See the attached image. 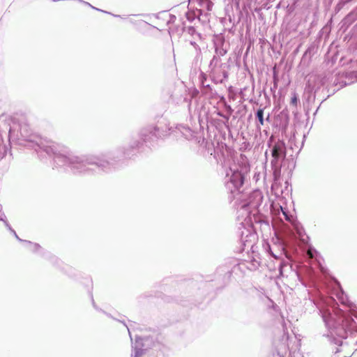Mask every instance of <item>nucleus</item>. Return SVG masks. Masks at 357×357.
<instances>
[{
    "label": "nucleus",
    "instance_id": "obj_1",
    "mask_svg": "<svg viewBox=\"0 0 357 357\" xmlns=\"http://www.w3.org/2000/svg\"><path fill=\"white\" fill-rule=\"evenodd\" d=\"M271 155L273 158L272 160V163H277L278 159L282 156H285L286 155V146L283 141H278L273 146L271 150Z\"/></svg>",
    "mask_w": 357,
    "mask_h": 357
},
{
    "label": "nucleus",
    "instance_id": "obj_2",
    "mask_svg": "<svg viewBox=\"0 0 357 357\" xmlns=\"http://www.w3.org/2000/svg\"><path fill=\"white\" fill-rule=\"evenodd\" d=\"M244 179V176L239 172H234L231 177V183L237 189H239L243 186Z\"/></svg>",
    "mask_w": 357,
    "mask_h": 357
},
{
    "label": "nucleus",
    "instance_id": "obj_3",
    "mask_svg": "<svg viewBox=\"0 0 357 357\" xmlns=\"http://www.w3.org/2000/svg\"><path fill=\"white\" fill-rule=\"evenodd\" d=\"M263 116H264V110L262 109H258V111L257 112V117L258 118L259 121L261 126L264 125Z\"/></svg>",
    "mask_w": 357,
    "mask_h": 357
},
{
    "label": "nucleus",
    "instance_id": "obj_4",
    "mask_svg": "<svg viewBox=\"0 0 357 357\" xmlns=\"http://www.w3.org/2000/svg\"><path fill=\"white\" fill-rule=\"evenodd\" d=\"M297 102H298V98H297V96L296 93L294 94V96L291 98V103L294 105V106H296L297 105Z\"/></svg>",
    "mask_w": 357,
    "mask_h": 357
},
{
    "label": "nucleus",
    "instance_id": "obj_5",
    "mask_svg": "<svg viewBox=\"0 0 357 357\" xmlns=\"http://www.w3.org/2000/svg\"><path fill=\"white\" fill-rule=\"evenodd\" d=\"M270 253L271 255L275 259H279L280 257V255H282V252H280V255H277L275 252L272 251V250L270 248Z\"/></svg>",
    "mask_w": 357,
    "mask_h": 357
},
{
    "label": "nucleus",
    "instance_id": "obj_6",
    "mask_svg": "<svg viewBox=\"0 0 357 357\" xmlns=\"http://www.w3.org/2000/svg\"><path fill=\"white\" fill-rule=\"evenodd\" d=\"M142 354H143L142 350H140V349L136 350L135 354V357H141L142 356Z\"/></svg>",
    "mask_w": 357,
    "mask_h": 357
},
{
    "label": "nucleus",
    "instance_id": "obj_7",
    "mask_svg": "<svg viewBox=\"0 0 357 357\" xmlns=\"http://www.w3.org/2000/svg\"><path fill=\"white\" fill-rule=\"evenodd\" d=\"M307 253H308V255H310V257L311 258H312V252H311L310 251H308V252H307Z\"/></svg>",
    "mask_w": 357,
    "mask_h": 357
}]
</instances>
